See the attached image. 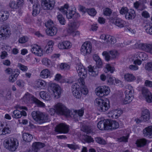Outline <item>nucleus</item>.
I'll use <instances>...</instances> for the list:
<instances>
[{
	"label": "nucleus",
	"instance_id": "nucleus-1",
	"mask_svg": "<svg viewBox=\"0 0 152 152\" xmlns=\"http://www.w3.org/2000/svg\"><path fill=\"white\" fill-rule=\"evenodd\" d=\"M33 119L38 123L42 124L49 121L48 115L38 111H34L31 113Z\"/></svg>",
	"mask_w": 152,
	"mask_h": 152
},
{
	"label": "nucleus",
	"instance_id": "nucleus-2",
	"mask_svg": "<svg viewBox=\"0 0 152 152\" xmlns=\"http://www.w3.org/2000/svg\"><path fill=\"white\" fill-rule=\"evenodd\" d=\"M4 145L5 147L9 151H15L19 145L18 140L13 137L8 138L4 141Z\"/></svg>",
	"mask_w": 152,
	"mask_h": 152
},
{
	"label": "nucleus",
	"instance_id": "nucleus-3",
	"mask_svg": "<svg viewBox=\"0 0 152 152\" xmlns=\"http://www.w3.org/2000/svg\"><path fill=\"white\" fill-rule=\"evenodd\" d=\"M95 105L98 106V110L100 112H105L110 107L109 101L107 99L104 100L98 98L94 101Z\"/></svg>",
	"mask_w": 152,
	"mask_h": 152
},
{
	"label": "nucleus",
	"instance_id": "nucleus-4",
	"mask_svg": "<svg viewBox=\"0 0 152 152\" xmlns=\"http://www.w3.org/2000/svg\"><path fill=\"white\" fill-rule=\"evenodd\" d=\"M56 113L58 115H63L67 117H69L70 111L62 104L58 103L54 106Z\"/></svg>",
	"mask_w": 152,
	"mask_h": 152
},
{
	"label": "nucleus",
	"instance_id": "nucleus-5",
	"mask_svg": "<svg viewBox=\"0 0 152 152\" xmlns=\"http://www.w3.org/2000/svg\"><path fill=\"white\" fill-rule=\"evenodd\" d=\"M110 91V89L109 87L105 86H99L95 90L96 95L100 97L108 95Z\"/></svg>",
	"mask_w": 152,
	"mask_h": 152
},
{
	"label": "nucleus",
	"instance_id": "nucleus-6",
	"mask_svg": "<svg viewBox=\"0 0 152 152\" xmlns=\"http://www.w3.org/2000/svg\"><path fill=\"white\" fill-rule=\"evenodd\" d=\"M49 88L53 91L55 98L58 99L60 97L62 91L59 85L52 83L50 85Z\"/></svg>",
	"mask_w": 152,
	"mask_h": 152
},
{
	"label": "nucleus",
	"instance_id": "nucleus-7",
	"mask_svg": "<svg viewBox=\"0 0 152 152\" xmlns=\"http://www.w3.org/2000/svg\"><path fill=\"white\" fill-rule=\"evenodd\" d=\"M119 54L116 50H113L109 51H104L102 53V55L104 56L105 59L107 61L110 59L116 58L119 56Z\"/></svg>",
	"mask_w": 152,
	"mask_h": 152
},
{
	"label": "nucleus",
	"instance_id": "nucleus-8",
	"mask_svg": "<svg viewBox=\"0 0 152 152\" xmlns=\"http://www.w3.org/2000/svg\"><path fill=\"white\" fill-rule=\"evenodd\" d=\"M92 45L91 42L86 41L82 45L80 48L81 53L84 55L90 54L91 51Z\"/></svg>",
	"mask_w": 152,
	"mask_h": 152
},
{
	"label": "nucleus",
	"instance_id": "nucleus-9",
	"mask_svg": "<svg viewBox=\"0 0 152 152\" xmlns=\"http://www.w3.org/2000/svg\"><path fill=\"white\" fill-rule=\"evenodd\" d=\"M111 22L120 28L127 27L129 25L128 22L121 18H115L110 19Z\"/></svg>",
	"mask_w": 152,
	"mask_h": 152
},
{
	"label": "nucleus",
	"instance_id": "nucleus-10",
	"mask_svg": "<svg viewBox=\"0 0 152 152\" xmlns=\"http://www.w3.org/2000/svg\"><path fill=\"white\" fill-rule=\"evenodd\" d=\"M77 72L80 78L78 79H83L84 80V79L87 76V70L84 66L82 64H79L76 68Z\"/></svg>",
	"mask_w": 152,
	"mask_h": 152
},
{
	"label": "nucleus",
	"instance_id": "nucleus-11",
	"mask_svg": "<svg viewBox=\"0 0 152 152\" xmlns=\"http://www.w3.org/2000/svg\"><path fill=\"white\" fill-rule=\"evenodd\" d=\"M84 108H82L78 110H73V111H70V115L69 117L75 119L76 120H78L79 117L83 116L84 113Z\"/></svg>",
	"mask_w": 152,
	"mask_h": 152
},
{
	"label": "nucleus",
	"instance_id": "nucleus-12",
	"mask_svg": "<svg viewBox=\"0 0 152 152\" xmlns=\"http://www.w3.org/2000/svg\"><path fill=\"white\" fill-rule=\"evenodd\" d=\"M42 4L45 10H51L53 7L55 0H42Z\"/></svg>",
	"mask_w": 152,
	"mask_h": 152
},
{
	"label": "nucleus",
	"instance_id": "nucleus-13",
	"mask_svg": "<svg viewBox=\"0 0 152 152\" xmlns=\"http://www.w3.org/2000/svg\"><path fill=\"white\" fill-rule=\"evenodd\" d=\"M101 39L103 40L104 43L113 44L116 42V39L114 37L108 34H103L100 36Z\"/></svg>",
	"mask_w": 152,
	"mask_h": 152
},
{
	"label": "nucleus",
	"instance_id": "nucleus-14",
	"mask_svg": "<svg viewBox=\"0 0 152 152\" xmlns=\"http://www.w3.org/2000/svg\"><path fill=\"white\" fill-rule=\"evenodd\" d=\"M55 131L59 133H66L69 131V126L64 124H60L56 126Z\"/></svg>",
	"mask_w": 152,
	"mask_h": 152
},
{
	"label": "nucleus",
	"instance_id": "nucleus-15",
	"mask_svg": "<svg viewBox=\"0 0 152 152\" xmlns=\"http://www.w3.org/2000/svg\"><path fill=\"white\" fill-rule=\"evenodd\" d=\"M142 93L147 102L152 103V94L148 89L145 88H142Z\"/></svg>",
	"mask_w": 152,
	"mask_h": 152
},
{
	"label": "nucleus",
	"instance_id": "nucleus-16",
	"mask_svg": "<svg viewBox=\"0 0 152 152\" xmlns=\"http://www.w3.org/2000/svg\"><path fill=\"white\" fill-rule=\"evenodd\" d=\"M72 90L73 95L76 98L79 99L81 97L82 94L78 84L76 83L73 85Z\"/></svg>",
	"mask_w": 152,
	"mask_h": 152
},
{
	"label": "nucleus",
	"instance_id": "nucleus-17",
	"mask_svg": "<svg viewBox=\"0 0 152 152\" xmlns=\"http://www.w3.org/2000/svg\"><path fill=\"white\" fill-rule=\"evenodd\" d=\"M31 50L32 53L35 55L41 56L43 55V51L40 46L37 45L31 46Z\"/></svg>",
	"mask_w": 152,
	"mask_h": 152
},
{
	"label": "nucleus",
	"instance_id": "nucleus-18",
	"mask_svg": "<svg viewBox=\"0 0 152 152\" xmlns=\"http://www.w3.org/2000/svg\"><path fill=\"white\" fill-rule=\"evenodd\" d=\"M11 34L10 30L7 28L0 27V38L3 39L9 37Z\"/></svg>",
	"mask_w": 152,
	"mask_h": 152
},
{
	"label": "nucleus",
	"instance_id": "nucleus-19",
	"mask_svg": "<svg viewBox=\"0 0 152 152\" xmlns=\"http://www.w3.org/2000/svg\"><path fill=\"white\" fill-rule=\"evenodd\" d=\"M72 46L71 43L68 41L59 42L58 45V47L61 50L69 49L72 47Z\"/></svg>",
	"mask_w": 152,
	"mask_h": 152
},
{
	"label": "nucleus",
	"instance_id": "nucleus-20",
	"mask_svg": "<svg viewBox=\"0 0 152 152\" xmlns=\"http://www.w3.org/2000/svg\"><path fill=\"white\" fill-rule=\"evenodd\" d=\"M45 146V144L40 142H35L32 145V149L34 152L39 151L41 148Z\"/></svg>",
	"mask_w": 152,
	"mask_h": 152
},
{
	"label": "nucleus",
	"instance_id": "nucleus-21",
	"mask_svg": "<svg viewBox=\"0 0 152 152\" xmlns=\"http://www.w3.org/2000/svg\"><path fill=\"white\" fill-rule=\"evenodd\" d=\"M26 115L27 113L25 111H20L17 110H14L12 114V117L15 119L20 118L22 115L26 116Z\"/></svg>",
	"mask_w": 152,
	"mask_h": 152
},
{
	"label": "nucleus",
	"instance_id": "nucleus-22",
	"mask_svg": "<svg viewBox=\"0 0 152 152\" xmlns=\"http://www.w3.org/2000/svg\"><path fill=\"white\" fill-rule=\"evenodd\" d=\"M107 127L106 129H117L119 127L118 123L115 121H109L108 120Z\"/></svg>",
	"mask_w": 152,
	"mask_h": 152
},
{
	"label": "nucleus",
	"instance_id": "nucleus-23",
	"mask_svg": "<svg viewBox=\"0 0 152 152\" xmlns=\"http://www.w3.org/2000/svg\"><path fill=\"white\" fill-rule=\"evenodd\" d=\"M78 83L79 86H80L81 87V89L80 91L81 94L82 93L84 95L87 94L88 92V91L87 88L85 85L84 80H83L82 79H78Z\"/></svg>",
	"mask_w": 152,
	"mask_h": 152
},
{
	"label": "nucleus",
	"instance_id": "nucleus-24",
	"mask_svg": "<svg viewBox=\"0 0 152 152\" xmlns=\"http://www.w3.org/2000/svg\"><path fill=\"white\" fill-rule=\"evenodd\" d=\"M46 82L43 80L38 79L35 82L34 87L36 88L42 89L46 86Z\"/></svg>",
	"mask_w": 152,
	"mask_h": 152
},
{
	"label": "nucleus",
	"instance_id": "nucleus-25",
	"mask_svg": "<svg viewBox=\"0 0 152 152\" xmlns=\"http://www.w3.org/2000/svg\"><path fill=\"white\" fill-rule=\"evenodd\" d=\"M108 122V120H101L98 123L97 126L101 130H107L106 128L107 127Z\"/></svg>",
	"mask_w": 152,
	"mask_h": 152
},
{
	"label": "nucleus",
	"instance_id": "nucleus-26",
	"mask_svg": "<svg viewBox=\"0 0 152 152\" xmlns=\"http://www.w3.org/2000/svg\"><path fill=\"white\" fill-rule=\"evenodd\" d=\"M150 116V113L149 110L146 109L144 110L142 112L141 120L145 122L148 121L149 119Z\"/></svg>",
	"mask_w": 152,
	"mask_h": 152
},
{
	"label": "nucleus",
	"instance_id": "nucleus-27",
	"mask_svg": "<svg viewBox=\"0 0 152 152\" xmlns=\"http://www.w3.org/2000/svg\"><path fill=\"white\" fill-rule=\"evenodd\" d=\"M20 73V71L19 69H15L12 74L9 77V81L11 83L14 82L16 80Z\"/></svg>",
	"mask_w": 152,
	"mask_h": 152
},
{
	"label": "nucleus",
	"instance_id": "nucleus-28",
	"mask_svg": "<svg viewBox=\"0 0 152 152\" xmlns=\"http://www.w3.org/2000/svg\"><path fill=\"white\" fill-rule=\"evenodd\" d=\"M124 77L125 81L128 82H133L136 79V77L132 74L129 73L125 74Z\"/></svg>",
	"mask_w": 152,
	"mask_h": 152
},
{
	"label": "nucleus",
	"instance_id": "nucleus-29",
	"mask_svg": "<svg viewBox=\"0 0 152 152\" xmlns=\"http://www.w3.org/2000/svg\"><path fill=\"white\" fill-rule=\"evenodd\" d=\"M133 56L137 58L142 60V61L145 60L148 58L147 55L144 52H137Z\"/></svg>",
	"mask_w": 152,
	"mask_h": 152
},
{
	"label": "nucleus",
	"instance_id": "nucleus-30",
	"mask_svg": "<svg viewBox=\"0 0 152 152\" xmlns=\"http://www.w3.org/2000/svg\"><path fill=\"white\" fill-rule=\"evenodd\" d=\"M9 16V12L7 11H0V21H4L7 20Z\"/></svg>",
	"mask_w": 152,
	"mask_h": 152
},
{
	"label": "nucleus",
	"instance_id": "nucleus-31",
	"mask_svg": "<svg viewBox=\"0 0 152 152\" xmlns=\"http://www.w3.org/2000/svg\"><path fill=\"white\" fill-rule=\"evenodd\" d=\"M90 75L92 76H96L98 74V70L96 66H92L90 65L88 66Z\"/></svg>",
	"mask_w": 152,
	"mask_h": 152
},
{
	"label": "nucleus",
	"instance_id": "nucleus-32",
	"mask_svg": "<svg viewBox=\"0 0 152 152\" xmlns=\"http://www.w3.org/2000/svg\"><path fill=\"white\" fill-rule=\"evenodd\" d=\"M136 16L134 11L133 10H129L125 15V18L128 20H132L134 19Z\"/></svg>",
	"mask_w": 152,
	"mask_h": 152
},
{
	"label": "nucleus",
	"instance_id": "nucleus-33",
	"mask_svg": "<svg viewBox=\"0 0 152 152\" xmlns=\"http://www.w3.org/2000/svg\"><path fill=\"white\" fill-rule=\"evenodd\" d=\"M144 136L152 137V126L146 128L143 130Z\"/></svg>",
	"mask_w": 152,
	"mask_h": 152
},
{
	"label": "nucleus",
	"instance_id": "nucleus-34",
	"mask_svg": "<svg viewBox=\"0 0 152 152\" xmlns=\"http://www.w3.org/2000/svg\"><path fill=\"white\" fill-rule=\"evenodd\" d=\"M47 28L46 30L47 34L49 36H53L55 35L57 32V29L56 27Z\"/></svg>",
	"mask_w": 152,
	"mask_h": 152
},
{
	"label": "nucleus",
	"instance_id": "nucleus-35",
	"mask_svg": "<svg viewBox=\"0 0 152 152\" xmlns=\"http://www.w3.org/2000/svg\"><path fill=\"white\" fill-rule=\"evenodd\" d=\"M39 95L42 98L46 101H50L51 99L50 94L46 92L42 91L40 92Z\"/></svg>",
	"mask_w": 152,
	"mask_h": 152
},
{
	"label": "nucleus",
	"instance_id": "nucleus-36",
	"mask_svg": "<svg viewBox=\"0 0 152 152\" xmlns=\"http://www.w3.org/2000/svg\"><path fill=\"white\" fill-rule=\"evenodd\" d=\"M40 76L43 78L49 77L50 76V72L48 69H44L41 71Z\"/></svg>",
	"mask_w": 152,
	"mask_h": 152
},
{
	"label": "nucleus",
	"instance_id": "nucleus-37",
	"mask_svg": "<svg viewBox=\"0 0 152 152\" xmlns=\"http://www.w3.org/2000/svg\"><path fill=\"white\" fill-rule=\"evenodd\" d=\"M40 5L38 2L37 4L35 3L33 5L32 14L33 16H36L39 12Z\"/></svg>",
	"mask_w": 152,
	"mask_h": 152
},
{
	"label": "nucleus",
	"instance_id": "nucleus-38",
	"mask_svg": "<svg viewBox=\"0 0 152 152\" xmlns=\"http://www.w3.org/2000/svg\"><path fill=\"white\" fill-rule=\"evenodd\" d=\"M144 27L147 34L152 35V23H146L144 26Z\"/></svg>",
	"mask_w": 152,
	"mask_h": 152
},
{
	"label": "nucleus",
	"instance_id": "nucleus-39",
	"mask_svg": "<svg viewBox=\"0 0 152 152\" xmlns=\"http://www.w3.org/2000/svg\"><path fill=\"white\" fill-rule=\"evenodd\" d=\"M34 98H35L33 95L27 93L23 97V100L26 102H28L30 100L34 101Z\"/></svg>",
	"mask_w": 152,
	"mask_h": 152
},
{
	"label": "nucleus",
	"instance_id": "nucleus-40",
	"mask_svg": "<svg viewBox=\"0 0 152 152\" xmlns=\"http://www.w3.org/2000/svg\"><path fill=\"white\" fill-rule=\"evenodd\" d=\"M23 140L27 142H30L33 138L32 135L27 133H25L23 134Z\"/></svg>",
	"mask_w": 152,
	"mask_h": 152
},
{
	"label": "nucleus",
	"instance_id": "nucleus-41",
	"mask_svg": "<svg viewBox=\"0 0 152 152\" xmlns=\"http://www.w3.org/2000/svg\"><path fill=\"white\" fill-rule=\"evenodd\" d=\"M147 140L144 138L137 140L136 142V144L138 147H143L146 144Z\"/></svg>",
	"mask_w": 152,
	"mask_h": 152
},
{
	"label": "nucleus",
	"instance_id": "nucleus-42",
	"mask_svg": "<svg viewBox=\"0 0 152 152\" xmlns=\"http://www.w3.org/2000/svg\"><path fill=\"white\" fill-rule=\"evenodd\" d=\"M143 50L152 54V45L144 43Z\"/></svg>",
	"mask_w": 152,
	"mask_h": 152
},
{
	"label": "nucleus",
	"instance_id": "nucleus-43",
	"mask_svg": "<svg viewBox=\"0 0 152 152\" xmlns=\"http://www.w3.org/2000/svg\"><path fill=\"white\" fill-rule=\"evenodd\" d=\"M76 29L75 24L74 23H70L68 24V29L67 30L69 33L73 32Z\"/></svg>",
	"mask_w": 152,
	"mask_h": 152
},
{
	"label": "nucleus",
	"instance_id": "nucleus-44",
	"mask_svg": "<svg viewBox=\"0 0 152 152\" xmlns=\"http://www.w3.org/2000/svg\"><path fill=\"white\" fill-rule=\"evenodd\" d=\"M2 127L3 128H2L1 132V135H5L7 134L10 133L11 130L9 127L5 126L3 124V126H2Z\"/></svg>",
	"mask_w": 152,
	"mask_h": 152
},
{
	"label": "nucleus",
	"instance_id": "nucleus-45",
	"mask_svg": "<svg viewBox=\"0 0 152 152\" xmlns=\"http://www.w3.org/2000/svg\"><path fill=\"white\" fill-rule=\"evenodd\" d=\"M10 7L13 10L19 9L16 2L12 1H10L9 4Z\"/></svg>",
	"mask_w": 152,
	"mask_h": 152
},
{
	"label": "nucleus",
	"instance_id": "nucleus-46",
	"mask_svg": "<svg viewBox=\"0 0 152 152\" xmlns=\"http://www.w3.org/2000/svg\"><path fill=\"white\" fill-rule=\"evenodd\" d=\"M127 87V88L125 92L126 94L133 96V94L134 92V89L133 87L130 85H128Z\"/></svg>",
	"mask_w": 152,
	"mask_h": 152
},
{
	"label": "nucleus",
	"instance_id": "nucleus-47",
	"mask_svg": "<svg viewBox=\"0 0 152 152\" xmlns=\"http://www.w3.org/2000/svg\"><path fill=\"white\" fill-rule=\"evenodd\" d=\"M57 18L60 23L62 25H64L66 23V21L61 14H59L57 16Z\"/></svg>",
	"mask_w": 152,
	"mask_h": 152
},
{
	"label": "nucleus",
	"instance_id": "nucleus-48",
	"mask_svg": "<svg viewBox=\"0 0 152 152\" xmlns=\"http://www.w3.org/2000/svg\"><path fill=\"white\" fill-rule=\"evenodd\" d=\"M132 96L125 94V97L123 100V103L125 104L129 103L132 101Z\"/></svg>",
	"mask_w": 152,
	"mask_h": 152
},
{
	"label": "nucleus",
	"instance_id": "nucleus-49",
	"mask_svg": "<svg viewBox=\"0 0 152 152\" xmlns=\"http://www.w3.org/2000/svg\"><path fill=\"white\" fill-rule=\"evenodd\" d=\"M69 7V5L67 4H65L64 6L61 7L59 10L64 15L66 14Z\"/></svg>",
	"mask_w": 152,
	"mask_h": 152
},
{
	"label": "nucleus",
	"instance_id": "nucleus-50",
	"mask_svg": "<svg viewBox=\"0 0 152 152\" xmlns=\"http://www.w3.org/2000/svg\"><path fill=\"white\" fill-rule=\"evenodd\" d=\"M114 69V67L111 66L109 64H107L106 66L104 71L106 73L110 72V73H113Z\"/></svg>",
	"mask_w": 152,
	"mask_h": 152
},
{
	"label": "nucleus",
	"instance_id": "nucleus-51",
	"mask_svg": "<svg viewBox=\"0 0 152 152\" xmlns=\"http://www.w3.org/2000/svg\"><path fill=\"white\" fill-rule=\"evenodd\" d=\"M133 63L135 64L140 65L142 63V61L140 59L134 56H132Z\"/></svg>",
	"mask_w": 152,
	"mask_h": 152
},
{
	"label": "nucleus",
	"instance_id": "nucleus-52",
	"mask_svg": "<svg viewBox=\"0 0 152 152\" xmlns=\"http://www.w3.org/2000/svg\"><path fill=\"white\" fill-rule=\"evenodd\" d=\"M54 25L53 22L51 20H49L45 23V26L47 28H50L55 27Z\"/></svg>",
	"mask_w": 152,
	"mask_h": 152
},
{
	"label": "nucleus",
	"instance_id": "nucleus-53",
	"mask_svg": "<svg viewBox=\"0 0 152 152\" xmlns=\"http://www.w3.org/2000/svg\"><path fill=\"white\" fill-rule=\"evenodd\" d=\"M95 140L97 143L100 144L105 145L106 143V141L101 137H96L95 138Z\"/></svg>",
	"mask_w": 152,
	"mask_h": 152
},
{
	"label": "nucleus",
	"instance_id": "nucleus-54",
	"mask_svg": "<svg viewBox=\"0 0 152 152\" xmlns=\"http://www.w3.org/2000/svg\"><path fill=\"white\" fill-rule=\"evenodd\" d=\"M113 113L115 114V116L116 117V118L119 117L120 115L122 113V111L120 109H117L113 110Z\"/></svg>",
	"mask_w": 152,
	"mask_h": 152
},
{
	"label": "nucleus",
	"instance_id": "nucleus-55",
	"mask_svg": "<svg viewBox=\"0 0 152 152\" xmlns=\"http://www.w3.org/2000/svg\"><path fill=\"white\" fill-rule=\"evenodd\" d=\"M103 14L104 15L109 16L112 13L111 10L108 8H107L103 10Z\"/></svg>",
	"mask_w": 152,
	"mask_h": 152
},
{
	"label": "nucleus",
	"instance_id": "nucleus-56",
	"mask_svg": "<svg viewBox=\"0 0 152 152\" xmlns=\"http://www.w3.org/2000/svg\"><path fill=\"white\" fill-rule=\"evenodd\" d=\"M67 13L65 15H66L67 18L68 19H71L73 18V15L75 13V11L72 10H68Z\"/></svg>",
	"mask_w": 152,
	"mask_h": 152
},
{
	"label": "nucleus",
	"instance_id": "nucleus-57",
	"mask_svg": "<svg viewBox=\"0 0 152 152\" xmlns=\"http://www.w3.org/2000/svg\"><path fill=\"white\" fill-rule=\"evenodd\" d=\"M18 66L20 69L23 72H26L28 69L27 66H25L20 63L18 64Z\"/></svg>",
	"mask_w": 152,
	"mask_h": 152
},
{
	"label": "nucleus",
	"instance_id": "nucleus-58",
	"mask_svg": "<svg viewBox=\"0 0 152 152\" xmlns=\"http://www.w3.org/2000/svg\"><path fill=\"white\" fill-rule=\"evenodd\" d=\"M42 61L43 64L47 66L49 65L51 62L47 58H43Z\"/></svg>",
	"mask_w": 152,
	"mask_h": 152
},
{
	"label": "nucleus",
	"instance_id": "nucleus-59",
	"mask_svg": "<svg viewBox=\"0 0 152 152\" xmlns=\"http://www.w3.org/2000/svg\"><path fill=\"white\" fill-rule=\"evenodd\" d=\"M87 12L89 15L91 16H94L96 13L95 10L93 8L88 9Z\"/></svg>",
	"mask_w": 152,
	"mask_h": 152
},
{
	"label": "nucleus",
	"instance_id": "nucleus-60",
	"mask_svg": "<svg viewBox=\"0 0 152 152\" xmlns=\"http://www.w3.org/2000/svg\"><path fill=\"white\" fill-rule=\"evenodd\" d=\"M34 102L40 107H43L45 106V104L43 102L40 101L36 98H34Z\"/></svg>",
	"mask_w": 152,
	"mask_h": 152
},
{
	"label": "nucleus",
	"instance_id": "nucleus-61",
	"mask_svg": "<svg viewBox=\"0 0 152 152\" xmlns=\"http://www.w3.org/2000/svg\"><path fill=\"white\" fill-rule=\"evenodd\" d=\"M144 43L140 42L136 43L134 45L135 47L137 48H139L143 50Z\"/></svg>",
	"mask_w": 152,
	"mask_h": 152
},
{
	"label": "nucleus",
	"instance_id": "nucleus-62",
	"mask_svg": "<svg viewBox=\"0 0 152 152\" xmlns=\"http://www.w3.org/2000/svg\"><path fill=\"white\" fill-rule=\"evenodd\" d=\"M28 40V38L27 37L23 36L20 38L19 39V42L21 43H24L27 42Z\"/></svg>",
	"mask_w": 152,
	"mask_h": 152
},
{
	"label": "nucleus",
	"instance_id": "nucleus-63",
	"mask_svg": "<svg viewBox=\"0 0 152 152\" xmlns=\"http://www.w3.org/2000/svg\"><path fill=\"white\" fill-rule=\"evenodd\" d=\"M145 68L147 70H152V62H148L146 64Z\"/></svg>",
	"mask_w": 152,
	"mask_h": 152
},
{
	"label": "nucleus",
	"instance_id": "nucleus-64",
	"mask_svg": "<svg viewBox=\"0 0 152 152\" xmlns=\"http://www.w3.org/2000/svg\"><path fill=\"white\" fill-rule=\"evenodd\" d=\"M129 11L126 7H123L120 10V13L121 15H125Z\"/></svg>",
	"mask_w": 152,
	"mask_h": 152
}]
</instances>
